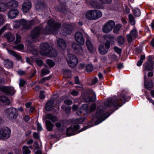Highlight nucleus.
Masks as SVG:
<instances>
[{
    "label": "nucleus",
    "mask_w": 154,
    "mask_h": 154,
    "mask_svg": "<svg viewBox=\"0 0 154 154\" xmlns=\"http://www.w3.org/2000/svg\"><path fill=\"white\" fill-rule=\"evenodd\" d=\"M103 38L106 41L105 42H107L109 43V45L110 44H113L115 41V37L113 35L106 34L103 35Z\"/></svg>",
    "instance_id": "4468645a"
},
{
    "label": "nucleus",
    "mask_w": 154,
    "mask_h": 154,
    "mask_svg": "<svg viewBox=\"0 0 154 154\" xmlns=\"http://www.w3.org/2000/svg\"><path fill=\"white\" fill-rule=\"evenodd\" d=\"M128 18L129 22L131 24L134 25L135 24V20L132 14H129L128 15Z\"/></svg>",
    "instance_id": "f704fd0d"
},
{
    "label": "nucleus",
    "mask_w": 154,
    "mask_h": 154,
    "mask_svg": "<svg viewBox=\"0 0 154 154\" xmlns=\"http://www.w3.org/2000/svg\"><path fill=\"white\" fill-rule=\"evenodd\" d=\"M30 27L33 25L36 24L39 22L38 19L37 18H35L32 20L29 21Z\"/></svg>",
    "instance_id": "4c0bfd02"
},
{
    "label": "nucleus",
    "mask_w": 154,
    "mask_h": 154,
    "mask_svg": "<svg viewBox=\"0 0 154 154\" xmlns=\"http://www.w3.org/2000/svg\"><path fill=\"white\" fill-rule=\"evenodd\" d=\"M103 4H109L112 0H99Z\"/></svg>",
    "instance_id": "e2e57ef3"
},
{
    "label": "nucleus",
    "mask_w": 154,
    "mask_h": 154,
    "mask_svg": "<svg viewBox=\"0 0 154 154\" xmlns=\"http://www.w3.org/2000/svg\"><path fill=\"white\" fill-rule=\"evenodd\" d=\"M90 4L92 7L94 8H100V6L99 3L96 1H91Z\"/></svg>",
    "instance_id": "c9c22d12"
},
{
    "label": "nucleus",
    "mask_w": 154,
    "mask_h": 154,
    "mask_svg": "<svg viewBox=\"0 0 154 154\" xmlns=\"http://www.w3.org/2000/svg\"><path fill=\"white\" fill-rule=\"evenodd\" d=\"M6 28L7 25H5L3 26L2 28L0 29V36H1L6 30Z\"/></svg>",
    "instance_id": "0e129e2a"
},
{
    "label": "nucleus",
    "mask_w": 154,
    "mask_h": 154,
    "mask_svg": "<svg viewBox=\"0 0 154 154\" xmlns=\"http://www.w3.org/2000/svg\"><path fill=\"white\" fill-rule=\"evenodd\" d=\"M133 14L136 16H139L140 14V10L138 8H135L133 10Z\"/></svg>",
    "instance_id": "49530a36"
},
{
    "label": "nucleus",
    "mask_w": 154,
    "mask_h": 154,
    "mask_svg": "<svg viewBox=\"0 0 154 154\" xmlns=\"http://www.w3.org/2000/svg\"><path fill=\"white\" fill-rule=\"evenodd\" d=\"M40 54L42 55H46L48 54V52L51 50V47L49 44L44 42L41 44L40 45Z\"/></svg>",
    "instance_id": "6e6552de"
},
{
    "label": "nucleus",
    "mask_w": 154,
    "mask_h": 154,
    "mask_svg": "<svg viewBox=\"0 0 154 154\" xmlns=\"http://www.w3.org/2000/svg\"><path fill=\"white\" fill-rule=\"evenodd\" d=\"M57 42L58 46L60 48L63 50L66 49V43L63 39L61 38L57 40Z\"/></svg>",
    "instance_id": "f3484780"
},
{
    "label": "nucleus",
    "mask_w": 154,
    "mask_h": 154,
    "mask_svg": "<svg viewBox=\"0 0 154 154\" xmlns=\"http://www.w3.org/2000/svg\"><path fill=\"white\" fill-rule=\"evenodd\" d=\"M93 69V66L92 65L88 64L87 66L86 69L87 72H91Z\"/></svg>",
    "instance_id": "4d7b16f0"
},
{
    "label": "nucleus",
    "mask_w": 154,
    "mask_h": 154,
    "mask_svg": "<svg viewBox=\"0 0 154 154\" xmlns=\"http://www.w3.org/2000/svg\"><path fill=\"white\" fill-rule=\"evenodd\" d=\"M4 63L5 66L8 68H12L13 67V63L10 60L5 59L4 60Z\"/></svg>",
    "instance_id": "393cba45"
},
{
    "label": "nucleus",
    "mask_w": 154,
    "mask_h": 154,
    "mask_svg": "<svg viewBox=\"0 0 154 154\" xmlns=\"http://www.w3.org/2000/svg\"><path fill=\"white\" fill-rule=\"evenodd\" d=\"M14 48L19 50H23L24 48V46L23 44H20L16 46H13Z\"/></svg>",
    "instance_id": "864d4df0"
},
{
    "label": "nucleus",
    "mask_w": 154,
    "mask_h": 154,
    "mask_svg": "<svg viewBox=\"0 0 154 154\" xmlns=\"http://www.w3.org/2000/svg\"><path fill=\"white\" fill-rule=\"evenodd\" d=\"M104 108L102 106H100L97 107L95 114L96 117L97 119L95 122V125L101 123L109 116V113H104Z\"/></svg>",
    "instance_id": "7ed1b4c3"
},
{
    "label": "nucleus",
    "mask_w": 154,
    "mask_h": 154,
    "mask_svg": "<svg viewBox=\"0 0 154 154\" xmlns=\"http://www.w3.org/2000/svg\"><path fill=\"white\" fill-rule=\"evenodd\" d=\"M41 30V29L38 27L33 28L30 34V36L32 38L34 39L38 36L40 34Z\"/></svg>",
    "instance_id": "f8f14e48"
},
{
    "label": "nucleus",
    "mask_w": 154,
    "mask_h": 154,
    "mask_svg": "<svg viewBox=\"0 0 154 154\" xmlns=\"http://www.w3.org/2000/svg\"><path fill=\"white\" fill-rule=\"evenodd\" d=\"M109 56V58L112 60L115 61L118 60V57L115 54H111Z\"/></svg>",
    "instance_id": "603ef678"
},
{
    "label": "nucleus",
    "mask_w": 154,
    "mask_h": 154,
    "mask_svg": "<svg viewBox=\"0 0 154 154\" xmlns=\"http://www.w3.org/2000/svg\"><path fill=\"white\" fill-rule=\"evenodd\" d=\"M102 14V13L100 11L98 10H92L87 11L85 14V17L88 19L94 20L100 17Z\"/></svg>",
    "instance_id": "20e7f679"
},
{
    "label": "nucleus",
    "mask_w": 154,
    "mask_h": 154,
    "mask_svg": "<svg viewBox=\"0 0 154 154\" xmlns=\"http://www.w3.org/2000/svg\"><path fill=\"white\" fill-rule=\"evenodd\" d=\"M47 24L48 26H45L44 29V32L47 34L57 32L61 26L60 22H56L53 19L48 20Z\"/></svg>",
    "instance_id": "f03ea898"
},
{
    "label": "nucleus",
    "mask_w": 154,
    "mask_h": 154,
    "mask_svg": "<svg viewBox=\"0 0 154 154\" xmlns=\"http://www.w3.org/2000/svg\"><path fill=\"white\" fill-rule=\"evenodd\" d=\"M35 7L36 9H38L43 8L44 7L43 4L40 2H38L35 4Z\"/></svg>",
    "instance_id": "a19ab883"
},
{
    "label": "nucleus",
    "mask_w": 154,
    "mask_h": 154,
    "mask_svg": "<svg viewBox=\"0 0 154 154\" xmlns=\"http://www.w3.org/2000/svg\"><path fill=\"white\" fill-rule=\"evenodd\" d=\"M57 52L56 50L55 49L51 48V50L48 52V54L46 55L52 57L57 56Z\"/></svg>",
    "instance_id": "b1692460"
},
{
    "label": "nucleus",
    "mask_w": 154,
    "mask_h": 154,
    "mask_svg": "<svg viewBox=\"0 0 154 154\" xmlns=\"http://www.w3.org/2000/svg\"><path fill=\"white\" fill-rule=\"evenodd\" d=\"M78 62V60L76 58L73 59L70 61V62L68 63L69 66L73 68L75 67L77 65Z\"/></svg>",
    "instance_id": "7c9ffc66"
},
{
    "label": "nucleus",
    "mask_w": 154,
    "mask_h": 154,
    "mask_svg": "<svg viewBox=\"0 0 154 154\" xmlns=\"http://www.w3.org/2000/svg\"><path fill=\"white\" fill-rule=\"evenodd\" d=\"M46 118L51 120L53 122L57 121V117L52 114H48L47 115Z\"/></svg>",
    "instance_id": "c756f323"
},
{
    "label": "nucleus",
    "mask_w": 154,
    "mask_h": 154,
    "mask_svg": "<svg viewBox=\"0 0 154 154\" xmlns=\"http://www.w3.org/2000/svg\"><path fill=\"white\" fill-rule=\"evenodd\" d=\"M8 51L10 54L15 57L17 60H19L21 59V57L19 54H17L15 51L12 50H8Z\"/></svg>",
    "instance_id": "473e14b6"
},
{
    "label": "nucleus",
    "mask_w": 154,
    "mask_h": 154,
    "mask_svg": "<svg viewBox=\"0 0 154 154\" xmlns=\"http://www.w3.org/2000/svg\"><path fill=\"white\" fill-rule=\"evenodd\" d=\"M114 50L115 52L120 54L122 52V50L119 48L115 46L114 47Z\"/></svg>",
    "instance_id": "13d9d810"
},
{
    "label": "nucleus",
    "mask_w": 154,
    "mask_h": 154,
    "mask_svg": "<svg viewBox=\"0 0 154 154\" xmlns=\"http://www.w3.org/2000/svg\"><path fill=\"white\" fill-rule=\"evenodd\" d=\"M5 111L7 117L9 120L16 119L18 115L16 109L13 107L7 108L5 109Z\"/></svg>",
    "instance_id": "39448f33"
},
{
    "label": "nucleus",
    "mask_w": 154,
    "mask_h": 154,
    "mask_svg": "<svg viewBox=\"0 0 154 154\" xmlns=\"http://www.w3.org/2000/svg\"><path fill=\"white\" fill-rule=\"evenodd\" d=\"M75 40L79 44L83 45L84 43V40L83 35L82 33L80 32H77L75 33Z\"/></svg>",
    "instance_id": "9d476101"
},
{
    "label": "nucleus",
    "mask_w": 154,
    "mask_h": 154,
    "mask_svg": "<svg viewBox=\"0 0 154 154\" xmlns=\"http://www.w3.org/2000/svg\"><path fill=\"white\" fill-rule=\"evenodd\" d=\"M18 11L16 9H13L10 11L8 13V17L11 19L15 18L18 15Z\"/></svg>",
    "instance_id": "a211bd4d"
},
{
    "label": "nucleus",
    "mask_w": 154,
    "mask_h": 154,
    "mask_svg": "<svg viewBox=\"0 0 154 154\" xmlns=\"http://www.w3.org/2000/svg\"><path fill=\"white\" fill-rule=\"evenodd\" d=\"M72 47L75 52L78 54H81L83 53V50L82 46L76 43H73Z\"/></svg>",
    "instance_id": "9b49d317"
},
{
    "label": "nucleus",
    "mask_w": 154,
    "mask_h": 154,
    "mask_svg": "<svg viewBox=\"0 0 154 154\" xmlns=\"http://www.w3.org/2000/svg\"><path fill=\"white\" fill-rule=\"evenodd\" d=\"M96 105L95 103H93L91 105L90 107V111L91 112L93 111H94L96 109Z\"/></svg>",
    "instance_id": "774afa93"
},
{
    "label": "nucleus",
    "mask_w": 154,
    "mask_h": 154,
    "mask_svg": "<svg viewBox=\"0 0 154 154\" xmlns=\"http://www.w3.org/2000/svg\"><path fill=\"white\" fill-rule=\"evenodd\" d=\"M54 101L52 100H49L46 104L45 109L48 111H50L53 107Z\"/></svg>",
    "instance_id": "a878e982"
},
{
    "label": "nucleus",
    "mask_w": 154,
    "mask_h": 154,
    "mask_svg": "<svg viewBox=\"0 0 154 154\" xmlns=\"http://www.w3.org/2000/svg\"><path fill=\"white\" fill-rule=\"evenodd\" d=\"M62 29L63 32L66 34H69L72 32L71 26L66 24L63 25Z\"/></svg>",
    "instance_id": "412c9836"
},
{
    "label": "nucleus",
    "mask_w": 154,
    "mask_h": 154,
    "mask_svg": "<svg viewBox=\"0 0 154 154\" xmlns=\"http://www.w3.org/2000/svg\"><path fill=\"white\" fill-rule=\"evenodd\" d=\"M85 120V119L83 118H78L75 119V122L76 123L81 124Z\"/></svg>",
    "instance_id": "bf43d9fd"
},
{
    "label": "nucleus",
    "mask_w": 154,
    "mask_h": 154,
    "mask_svg": "<svg viewBox=\"0 0 154 154\" xmlns=\"http://www.w3.org/2000/svg\"><path fill=\"white\" fill-rule=\"evenodd\" d=\"M76 58V57L73 54H68L67 56L66 61L67 63L74 59Z\"/></svg>",
    "instance_id": "e433bc0d"
},
{
    "label": "nucleus",
    "mask_w": 154,
    "mask_h": 154,
    "mask_svg": "<svg viewBox=\"0 0 154 154\" xmlns=\"http://www.w3.org/2000/svg\"><path fill=\"white\" fill-rule=\"evenodd\" d=\"M110 48V45H109L108 42H105L104 45H101L99 46V53L102 55L105 54L107 53Z\"/></svg>",
    "instance_id": "1a4fd4ad"
},
{
    "label": "nucleus",
    "mask_w": 154,
    "mask_h": 154,
    "mask_svg": "<svg viewBox=\"0 0 154 154\" xmlns=\"http://www.w3.org/2000/svg\"><path fill=\"white\" fill-rule=\"evenodd\" d=\"M17 2L14 0H11L5 4V6L7 8H16L17 7Z\"/></svg>",
    "instance_id": "dca6fc26"
},
{
    "label": "nucleus",
    "mask_w": 154,
    "mask_h": 154,
    "mask_svg": "<svg viewBox=\"0 0 154 154\" xmlns=\"http://www.w3.org/2000/svg\"><path fill=\"white\" fill-rule=\"evenodd\" d=\"M0 91L7 95L12 96L15 93V91L14 88L9 86H0Z\"/></svg>",
    "instance_id": "423d86ee"
},
{
    "label": "nucleus",
    "mask_w": 154,
    "mask_h": 154,
    "mask_svg": "<svg viewBox=\"0 0 154 154\" xmlns=\"http://www.w3.org/2000/svg\"><path fill=\"white\" fill-rule=\"evenodd\" d=\"M136 38L133 37V36L130 34H128L127 35V38L128 42L129 43H131L132 40L135 39Z\"/></svg>",
    "instance_id": "a18cd8bd"
},
{
    "label": "nucleus",
    "mask_w": 154,
    "mask_h": 154,
    "mask_svg": "<svg viewBox=\"0 0 154 154\" xmlns=\"http://www.w3.org/2000/svg\"><path fill=\"white\" fill-rule=\"evenodd\" d=\"M64 102L65 104L69 105H71L72 103V101L71 100L69 99L65 100L64 101Z\"/></svg>",
    "instance_id": "338daca9"
},
{
    "label": "nucleus",
    "mask_w": 154,
    "mask_h": 154,
    "mask_svg": "<svg viewBox=\"0 0 154 154\" xmlns=\"http://www.w3.org/2000/svg\"><path fill=\"white\" fill-rule=\"evenodd\" d=\"M50 71L47 69L43 68L41 71V73L42 76L47 74L49 73Z\"/></svg>",
    "instance_id": "3c124183"
},
{
    "label": "nucleus",
    "mask_w": 154,
    "mask_h": 154,
    "mask_svg": "<svg viewBox=\"0 0 154 154\" xmlns=\"http://www.w3.org/2000/svg\"><path fill=\"white\" fill-rule=\"evenodd\" d=\"M45 91L43 90L41 91L39 93V98L41 99H43L45 98V96L44 94Z\"/></svg>",
    "instance_id": "680f3d73"
},
{
    "label": "nucleus",
    "mask_w": 154,
    "mask_h": 154,
    "mask_svg": "<svg viewBox=\"0 0 154 154\" xmlns=\"http://www.w3.org/2000/svg\"><path fill=\"white\" fill-rule=\"evenodd\" d=\"M47 63L50 67H53L55 65V63L53 62L52 60L50 59H48L46 60Z\"/></svg>",
    "instance_id": "8fccbe9b"
},
{
    "label": "nucleus",
    "mask_w": 154,
    "mask_h": 154,
    "mask_svg": "<svg viewBox=\"0 0 154 154\" xmlns=\"http://www.w3.org/2000/svg\"><path fill=\"white\" fill-rule=\"evenodd\" d=\"M145 69L147 71H152L153 69V64L151 62H147L145 65Z\"/></svg>",
    "instance_id": "c85d7f7f"
},
{
    "label": "nucleus",
    "mask_w": 154,
    "mask_h": 154,
    "mask_svg": "<svg viewBox=\"0 0 154 154\" xmlns=\"http://www.w3.org/2000/svg\"><path fill=\"white\" fill-rule=\"evenodd\" d=\"M81 109L85 110L86 113H88L89 111L88 105L87 104H84L81 107Z\"/></svg>",
    "instance_id": "5fc2aeb1"
},
{
    "label": "nucleus",
    "mask_w": 154,
    "mask_h": 154,
    "mask_svg": "<svg viewBox=\"0 0 154 154\" xmlns=\"http://www.w3.org/2000/svg\"><path fill=\"white\" fill-rule=\"evenodd\" d=\"M31 7V3L30 2H24L22 5L23 11L24 12H27L30 9Z\"/></svg>",
    "instance_id": "aec40b11"
},
{
    "label": "nucleus",
    "mask_w": 154,
    "mask_h": 154,
    "mask_svg": "<svg viewBox=\"0 0 154 154\" xmlns=\"http://www.w3.org/2000/svg\"><path fill=\"white\" fill-rule=\"evenodd\" d=\"M29 23V21H27L24 19H22L19 20V23L25 29H28L30 28V24Z\"/></svg>",
    "instance_id": "6ab92c4d"
},
{
    "label": "nucleus",
    "mask_w": 154,
    "mask_h": 154,
    "mask_svg": "<svg viewBox=\"0 0 154 154\" xmlns=\"http://www.w3.org/2000/svg\"><path fill=\"white\" fill-rule=\"evenodd\" d=\"M121 27V25L120 24L117 25L114 27L113 29V32L114 33H118L119 32L120 30Z\"/></svg>",
    "instance_id": "ea45409f"
},
{
    "label": "nucleus",
    "mask_w": 154,
    "mask_h": 154,
    "mask_svg": "<svg viewBox=\"0 0 154 154\" xmlns=\"http://www.w3.org/2000/svg\"><path fill=\"white\" fill-rule=\"evenodd\" d=\"M86 44L89 51L91 53L93 52L94 50L93 46L90 41L88 39H87Z\"/></svg>",
    "instance_id": "2f4dec72"
},
{
    "label": "nucleus",
    "mask_w": 154,
    "mask_h": 154,
    "mask_svg": "<svg viewBox=\"0 0 154 154\" xmlns=\"http://www.w3.org/2000/svg\"><path fill=\"white\" fill-rule=\"evenodd\" d=\"M129 34L133 36V37H134L136 38L137 35V32L136 29L134 28L131 31Z\"/></svg>",
    "instance_id": "79ce46f5"
},
{
    "label": "nucleus",
    "mask_w": 154,
    "mask_h": 154,
    "mask_svg": "<svg viewBox=\"0 0 154 154\" xmlns=\"http://www.w3.org/2000/svg\"><path fill=\"white\" fill-rule=\"evenodd\" d=\"M48 137L49 139H55L56 140H58L60 139V135H49Z\"/></svg>",
    "instance_id": "6e6d98bb"
},
{
    "label": "nucleus",
    "mask_w": 154,
    "mask_h": 154,
    "mask_svg": "<svg viewBox=\"0 0 154 154\" xmlns=\"http://www.w3.org/2000/svg\"><path fill=\"white\" fill-rule=\"evenodd\" d=\"M21 37L19 34H17L16 35V40L14 43L16 44L18 43H20L21 41Z\"/></svg>",
    "instance_id": "de8ad7c7"
},
{
    "label": "nucleus",
    "mask_w": 154,
    "mask_h": 154,
    "mask_svg": "<svg viewBox=\"0 0 154 154\" xmlns=\"http://www.w3.org/2000/svg\"><path fill=\"white\" fill-rule=\"evenodd\" d=\"M115 25V22L112 20H109L103 27V31L105 33H109L112 30Z\"/></svg>",
    "instance_id": "0eeeda50"
},
{
    "label": "nucleus",
    "mask_w": 154,
    "mask_h": 154,
    "mask_svg": "<svg viewBox=\"0 0 154 154\" xmlns=\"http://www.w3.org/2000/svg\"><path fill=\"white\" fill-rule=\"evenodd\" d=\"M117 41L118 43L120 45H123L125 43V38L122 36H119L117 38Z\"/></svg>",
    "instance_id": "58836bf2"
},
{
    "label": "nucleus",
    "mask_w": 154,
    "mask_h": 154,
    "mask_svg": "<svg viewBox=\"0 0 154 154\" xmlns=\"http://www.w3.org/2000/svg\"><path fill=\"white\" fill-rule=\"evenodd\" d=\"M55 9L57 11L60 12L63 14H65L67 12L66 7L64 6H57L55 7Z\"/></svg>",
    "instance_id": "5701e85b"
},
{
    "label": "nucleus",
    "mask_w": 154,
    "mask_h": 154,
    "mask_svg": "<svg viewBox=\"0 0 154 154\" xmlns=\"http://www.w3.org/2000/svg\"><path fill=\"white\" fill-rule=\"evenodd\" d=\"M10 137V135H0V140H5Z\"/></svg>",
    "instance_id": "69168bd1"
},
{
    "label": "nucleus",
    "mask_w": 154,
    "mask_h": 154,
    "mask_svg": "<svg viewBox=\"0 0 154 154\" xmlns=\"http://www.w3.org/2000/svg\"><path fill=\"white\" fill-rule=\"evenodd\" d=\"M35 62L36 64L39 66H42L43 64V61L40 59H37L36 60Z\"/></svg>",
    "instance_id": "052dcab7"
},
{
    "label": "nucleus",
    "mask_w": 154,
    "mask_h": 154,
    "mask_svg": "<svg viewBox=\"0 0 154 154\" xmlns=\"http://www.w3.org/2000/svg\"><path fill=\"white\" fill-rule=\"evenodd\" d=\"M5 18L4 16L0 14V26H2L4 23Z\"/></svg>",
    "instance_id": "09e8293b"
},
{
    "label": "nucleus",
    "mask_w": 154,
    "mask_h": 154,
    "mask_svg": "<svg viewBox=\"0 0 154 154\" xmlns=\"http://www.w3.org/2000/svg\"><path fill=\"white\" fill-rule=\"evenodd\" d=\"M130 99V97L127 94L122 93L119 95V99L114 98L108 99L105 103V106L113 111Z\"/></svg>",
    "instance_id": "f257e3e1"
},
{
    "label": "nucleus",
    "mask_w": 154,
    "mask_h": 154,
    "mask_svg": "<svg viewBox=\"0 0 154 154\" xmlns=\"http://www.w3.org/2000/svg\"><path fill=\"white\" fill-rule=\"evenodd\" d=\"M96 100V97L95 94L90 97V96H88L85 99V101L86 102H94Z\"/></svg>",
    "instance_id": "72a5a7b5"
},
{
    "label": "nucleus",
    "mask_w": 154,
    "mask_h": 154,
    "mask_svg": "<svg viewBox=\"0 0 154 154\" xmlns=\"http://www.w3.org/2000/svg\"><path fill=\"white\" fill-rule=\"evenodd\" d=\"M0 100L5 105H9L10 103L9 99L5 95L0 96Z\"/></svg>",
    "instance_id": "bb28decb"
},
{
    "label": "nucleus",
    "mask_w": 154,
    "mask_h": 154,
    "mask_svg": "<svg viewBox=\"0 0 154 154\" xmlns=\"http://www.w3.org/2000/svg\"><path fill=\"white\" fill-rule=\"evenodd\" d=\"M79 128V125H75L73 126H71L68 128L66 131V135H73L74 132Z\"/></svg>",
    "instance_id": "ddd939ff"
},
{
    "label": "nucleus",
    "mask_w": 154,
    "mask_h": 154,
    "mask_svg": "<svg viewBox=\"0 0 154 154\" xmlns=\"http://www.w3.org/2000/svg\"><path fill=\"white\" fill-rule=\"evenodd\" d=\"M45 123L47 129L49 131H52L54 125L49 120H46Z\"/></svg>",
    "instance_id": "cd10ccee"
},
{
    "label": "nucleus",
    "mask_w": 154,
    "mask_h": 154,
    "mask_svg": "<svg viewBox=\"0 0 154 154\" xmlns=\"http://www.w3.org/2000/svg\"><path fill=\"white\" fill-rule=\"evenodd\" d=\"M23 154H29L31 153L30 150L26 146H23Z\"/></svg>",
    "instance_id": "37998d69"
},
{
    "label": "nucleus",
    "mask_w": 154,
    "mask_h": 154,
    "mask_svg": "<svg viewBox=\"0 0 154 154\" xmlns=\"http://www.w3.org/2000/svg\"><path fill=\"white\" fill-rule=\"evenodd\" d=\"M11 130L7 127H4L0 129V135H10Z\"/></svg>",
    "instance_id": "4be33fe9"
},
{
    "label": "nucleus",
    "mask_w": 154,
    "mask_h": 154,
    "mask_svg": "<svg viewBox=\"0 0 154 154\" xmlns=\"http://www.w3.org/2000/svg\"><path fill=\"white\" fill-rule=\"evenodd\" d=\"M3 37L8 42H12L15 38L14 35L10 32H8L5 33L3 35Z\"/></svg>",
    "instance_id": "2eb2a0df"
},
{
    "label": "nucleus",
    "mask_w": 154,
    "mask_h": 154,
    "mask_svg": "<svg viewBox=\"0 0 154 154\" xmlns=\"http://www.w3.org/2000/svg\"><path fill=\"white\" fill-rule=\"evenodd\" d=\"M144 85L145 88L148 90H149L150 88H152L153 87L152 83L150 82L147 83L145 82Z\"/></svg>",
    "instance_id": "c03bdc74"
}]
</instances>
